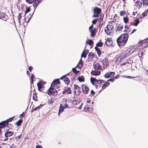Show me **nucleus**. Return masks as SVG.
Returning a JSON list of instances; mask_svg holds the SVG:
<instances>
[{
  "mask_svg": "<svg viewBox=\"0 0 148 148\" xmlns=\"http://www.w3.org/2000/svg\"><path fill=\"white\" fill-rule=\"evenodd\" d=\"M133 52V51L130 48L122 51L119 56L116 58V63L119 64L122 62L126 58L129 56Z\"/></svg>",
  "mask_w": 148,
  "mask_h": 148,
  "instance_id": "nucleus-1",
  "label": "nucleus"
},
{
  "mask_svg": "<svg viewBox=\"0 0 148 148\" xmlns=\"http://www.w3.org/2000/svg\"><path fill=\"white\" fill-rule=\"evenodd\" d=\"M128 37V34L127 33L124 34L120 36L116 40L119 46H124L127 42Z\"/></svg>",
  "mask_w": 148,
  "mask_h": 148,
  "instance_id": "nucleus-2",
  "label": "nucleus"
},
{
  "mask_svg": "<svg viewBox=\"0 0 148 148\" xmlns=\"http://www.w3.org/2000/svg\"><path fill=\"white\" fill-rule=\"evenodd\" d=\"M90 81L92 85L95 86L97 88L98 87H100L101 86V84L104 83V81L101 79H97L95 78L91 77L90 79Z\"/></svg>",
  "mask_w": 148,
  "mask_h": 148,
  "instance_id": "nucleus-3",
  "label": "nucleus"
},
{
  "mask_svg": "<svg viewBox=\"0 0 148 148\" xmlns=\"http://www.w3.org/2000/svg\"><path fill=\"white\" fill-rule=\"evenodd\" d=\"M55 88L52 86H51L50 88L47 91H43L44 93L47 92L48 94L50 96L52 95H55L58 94L57 91Z\"/></svg>",
  "mask_w": 148,
  "mask_h": 148,
  "instance_id": "nucleus-4",
  "label": "nucleus"
},
{
  "mask_svg": "<svg viewBox=\"0 0 148 148\" xmlns=\"http://www.w3.org/2000/svg\"><path fill=\"white\" fill-rule=\"evenodd\" d=\"M101 10L100 8L97 7H95L93 10L94 14L92 15V17L94 18H98L100 14Z\"/></svg>",
  "mask_w": 148,
  "mask_h": 148,
  "instance_id": "nucleus-5",
  "label": "nucleus"
},
{
  "mask_svg": "<svg viewBox=\"0 0 148 148\" xmlns=\"http://www.w3.org/2000/svg\"><path fill=\"white\" fill-rule=\"evenodd\" d=\"M113 26L110 25H108L105 28V31L108 35H110L113 32Z\"/></svg>",
  "mask_w": 148,
  "mask_h": 148,
  "instance_id": "nucleus-6",
  "label": "nucleus"
},
{
  "mask_svg": "<svg viewBox=\"0 0 148 148\" xmlns=\"http://www.w3.org/2000/svg\"><path fill=\"white\" fill-rule=\"evenodd\" d=\"M27 2L29 4L34 2L33 5L34 7L36 8L41 1V0H26Z\"/></svg>",
  "mask_w": 148,
  "mask_h": 148,
  "instance_id": "nucleus-7",
  "label": "nucleus"
},
{
  "mask_svg": "<svg viewBox=\"0 0 148 148\" xmlns=\"http://www.w3.org/2000/svg\"><path fill=\"white\" fill-rule=\"evenodd\" d=\"M60 82L59 79H56L54 80L51 84V86L55 88H58L60 87Z\"/></svg>",
  "mask_w": 148,
  "mask_h": 148,
  "instance_id": "nucleus-8",
  "label": "nucleus"
},
{
  "mask_svg": "<svg viewBox=\"0 0 148 148\" xmlns=\"http://www.w3.org/2000/svg\"><path fill=\"white\" fill-rule=\"evenodd\" d=\"M142 49H144L148 47V38L141 41L139 43Z\"/></svg>",
  "mask_w": 148,
  "mask_h": 148,
  "instance_id": "nucleus-9",
  "label": "nucleus"
},
{
  "mask_svg": "<svg viewBox=\"0 0 148 148\" xmlns=\"http://www.w3.org/2000/svg\"><path fill=\"white\" fill-rule=\"evenodd\" d=\"M74 88L75 93L76 95H79L80 93L81 92L80 90L81 88L78 86L74 84Z\"/></svg>",
  "mask_w": 148,
  "mask_h": 148,
  "instance_id": "nucleus-10",
  "label": "nucleus"
},
{
  "mask_svg": "<svg viewBox=\"0 0 148 148\" xmlns=\"http://www.w3.org/2000/svg\"><path fill=\"white\" fill-rule=\"evenodd\" d=\"M108 58L107 57L105 58L104 60H103L101 62H102V64L103 65L104 69H106L109 66V62L108 61Z\"/></svg>",
  "mask_w": 148,
  "mask_h": 148,
  "instance_id": "nucleus-11",
  "label": "nucleus"
},
{
  "mask_svg": "<svg viewBox=\"0 0 148 148\" xmlns=\"http://www.w3.org/2000/svg\"><path fill=\"white\" fill-rule=\"evenodd\" d=\"M64 82L66 84L68 85L70 83V80L69 78L67 77L66 75L62 77L60 79Z\"/></svg>",
  "mask_w": 148,
  "mask_h": 148,
  "instance_id": "nucleus-12",
  "label": "nucleus"
},
{
  "mask_svg": "<svg viewBox=\"0 0 148 148\" xmlns=\"http://www.w3.org/2000/svg\"><path fill=\"white\" fill-rule=\"evenodd\" d=\"M82 87L83 93L85 95L87 94L89 91V89L88 87L86 85H83Z\"/></svg>",
  "mask_w": 148,
  "mask_h": 148,
  "instance_id": "nucleus-13",
  "label": "nucleus"
},
{
  "mask_svg": "<svg viewBox=\"0 0 148 148\" xmlns=\"http://www.w3.org/2000/svg\"><path fill=\"white\" fill-rule=\"evenodd\" d=\"M115 75L114 72H109L107 73L105 75V77L106 78H108L114 76Z\"/></svg>",
  "mask_w": 148,
  "mask_h": 148,
  "instance_id": "nucleus-14",
  "label": "nucleus"
},
{
  "mask_svg": "<svg viewBox=\"0 0 148 148\" xmlns=\"http://www.w3.org/2000/svg\"><path fill=\"white\" fill-rule=\"evenodd\" d=\"M62 93L63 94L67 95L71 94L72 93L71 89L70 87H66L62 91Z\"/></svg>",
  "mask_w": 148,
  "mask_h": 148,
  "instance_id": "nucleus-15",
  "label": "nucleus"
},
{
  "mask_svg": "<svg viewBox=\"0 0 148 148\" xmlns=\"http://www.w3.org/2000/svg\"><path fill=\"white\" fill-rule=\"evenodd\" d=\"M93 67L95 70H100L102 69V66L99 63H94Z\"/></svg>",
  "mask_w": 148,
  "mask_h": 148,
  "instance_id": "nucleus-16",
  "label": "nucleus"
},
{
  "mask_svg": "<svg viewBox=\"0 0 148 148\" xmlns=\"http://www.w3.org/2000/svg\"><path fill=\"white\" fill-rule=\"evenodd\" d=\"M95 57H96V55L94 53L92 52H90L88 55V61H92Z\"/></svg>",
  "mask_w": 148,
  "mask_h": 148,
  "instance_id": "nucleus-17",
  "label": "nucleus"
},
{
  "mask_svg": "<svg viewBox=\"0 0 148 148\" xmlns=\"http://www.w3.org/2000/svg\"><path fill=\"white\" fill-rule=\"evenodd\" d=\"M8 17L5 13L0 12V18L4 21L7 20L8 19Z\"/></svg>",
  "mask_w": 148,
  "mask_h": 148,
  "instance_id": "nucleus-18",
  "label": "nucleus"
},
{
  "mask_svg": "<svg viewBox=\"0 0 148 148\" xmlns=\"http://www.w3.org/2000/svg\"><path fill=\"white\" fill-rule=\"evenodd\" d=\"M7 122L5 121H2L0 123V129L2 130L3 128H5L7 125Z\"/></svg>",
  "mask_w": 148,
  "mask_h": 148,
  "instance_id": "nucleus-19",
  "label": "nucleus"
},
{
  "mask_svg": "<svg viewBox=\"0 0 148 148\" xmlns=\"http://www.w3.org/2000/svg\"><path fill=\"white\" fill-rule=\"evenodd\" d=\"M112 38H108L107 39L105 44L106 46L110 47L112 45Z\"/></svg>",
  "mask_w": 148,
  "mask_h": 148,
  "instance_id": "nucleus-20",
  "label": "nucleus"
},
{
  "mask_svg": "<svg viewBox=\"0 0 148 148\" xmlns=\"http://www.w3.org/2000/svg\"><path fill=\"white\" fill-rule=\"evenodd\" d=\"M37 86L38 88V89L39 91H43L45 89L44 87L43 86V85L40 82H38L37 84Z\"/></svg>",
  "mask_w": 148,
  "mask_h": 148,
  "instance_id": "nucleus-21",
  "label": "nucleus"
},
{
  "mask_svg": "<svg viewBox=\"0 0 148 148\" xmlns=\"http://www.w3.org/2000/svg\"><path fill=\"white\" fill-rule=\"evenodd\" d=\"M91 74L94 75L98 76L101 74V71L98 70H93L91 71Z\"/></svg>",
  "mask_w": 148,
  "mask_h": 148,
  "instance_id": "nucleus-22",
  "label": "nucleus"
},
{
  "mask_svg": "<svg viewBox=\"0 0 148 148\" xmlns=\"http://www.w3.org/2000/svg\"><path fill=\"white\" fill-rule=\"evenodd\" d=\"M85 111H90L92 110V107L90 105H88L86 106L84 108Z\"/></svg>",
  "mask_w": 148,
  "mask_h": 148,
  "instance_id": "nucleus-23",
  "label": "nucleus"
},
{
  "mask_svg": "<svg viewBox=\"0 0 148 148\" xmlns=\"http://www.w3.org/2000/svg\"><path fill=\"white\" fill-rule=\"evenodd\" d=\"M143 4L142 1H137L135 5L137 7L138 9L141 8Z\"/></svg>",
  "mask_w": 148,
  "mask_h": 148,
  "instance_id": "nucleus-24",
  "label": "nucleus"
},
{
  "mask_svg": "<svg viewBox=\"0 0 148 148\" xmlns=\"http://www.w3.org/2000/svg\"><path fill=\"white\" fill-rule=\"evenodd\" d=\"M103 14L102 15H101L100 16V17L99 18V26L101 27L102 25H103Z\"/></svg>",
  "mask_w": 148,
  "mask_h": 148,
  "instance_id": "nucleus-25",
  "label": "nucleus"
},
{
  "mask_svg": "<svg viewBox=\"0 0 148 148\" xmlns=\"http://www.w3.org/2000/svg\"><path fill=\"white\" fill-rule=\"evenodd\" d=\"M133 61L131 59H128L126 60V61L121 64V65H125L127 64H130L132 63Z\"/></svg>",
  "mask_w": 148,
  "mask_h": 148,
  "instance_id": "nucleus-26",
  "label": "nucleus"
},
{
  "mask_svg": "<svg viewBox=\"0 0 148 148\" xmlns=\"http://www.w3.org/2000/svg\"><path fill=\"white\" fill-rule=\"evenodd\" d=\"M14 133L12 131H8L7 130V131L6 132L5 134V136L6 137L12 136L13 134Z\"/></svg>",
  "mask_w": 148,
  "mask_h": 148,
  "instance_id": "nucleus-27",
  "label": "nucleus"
},
{
  "mask_svg": "<svg viewBox=\"0 0 148 148\" xmlns=\"http://www.w3.org/2000/svg\"><path fill=\"white\" fill-rule=\"evenodd\" d=\"M134 22H132L131 25L135 26H137L139 23V19H136L134 20ZM130 25L131 24H130Z\"/></svg>",
  "mask_w": 148,
  "mask_h": 148,
  "instance_id": "nucleus-28",
  "label": "nucleus"
},
{
  "mask_svg": "<svg viewBox=\"0 0 148 148\" xmlns=\"http://www.w3.org/2000/svg\"><path fill=\"white\" fill-rule=\"evenodd\" d=\"M83 61H82V59H81L80 60L78 64L76 66V68H77L78 67L80 69L82 68L83 65Z\"/></svg>",
  "mask_w": 148,
  "mask_h": 148,
  "instance_id": "nucleus-29",
  "label": "nucleus"
},
{
  "mask_svg": "<svg viewBox=\"0 0 148 148\" xmlns=\"http://www.w3.org/2000/svg\"><path fill=\"white\" fill-rule=\"evenodd\" d=\"M64 108L62 106V104H60V108L58 111V114L59 116L61 113L64 111Z\"/></svg>",
  "mask_w": 148,
  "mask_h": 148,
  "instance_id": "nucleus-30",
  "label": "nucleus"
},
{
  "mask_svg": "<svg viewBox=\"0 0 148 148\" xmlns=\"http://www.w3.org/2000/svg\"><path fill=\"white\" fill-rule=\"evenodd\" d=\"M34 93L32 97L33 99L35 101H38V97L37 96V93L35 91V89L34 91Z\"/></svg>",
  "mask_w": 148,
  "mask_h": 148,
  "instance_id": "nucleus-31",
  "label": "nucleus"
},
{
  "mask_svg": "<svg viewBox=\"0 0 148 148\" xmlns=\"http://www.w3.org/2000/svg\"><path fill=\"white\" fill-rule=\"evenodd\" d=\"M90 32V35L92 37L95 36L96 35V28H95L93 29L89 30Z\"/></svg>",
  "mask_w": 148,
  "mask_h": 148,
  "instance_id": "nucleus-32",
  "label": "nucleus"
},
{
  "mask_svg": "<svg viewBox=\"0 0 148 148\" xmlns=\"http://www.w3.org/2000/svg\"><path fill=\"white\" fill-rule=\"evenodd\" d=\"M144 54L143 51H140L138 52V55L139 58L142 59H143V56ZM140 60H141V59Z\"/></svg>",
  "mask_w": 148,
  "mask_h": 148,
  "instance_id": "nucleus-33",
  "label": "nucleus"
},
{
  "mask_svg": "<svg viewBox=\"0 0 148 148\" xmlns=\"http://www.w3.org/2000/svg\"><path fill=\"white\" fill-rule=\"evenodd\" d=\"M95 49L97 51L99 57L101 54V51L99 48L98 47H95Z\"/></svg>",
  "mask_w": 148,
  "mask_h": 148,
  "instance_id": "nucleus-34",
  "label": "nucleus"
},
{
  "mask_svg": "<svg viewBox=\"0 0 148 148\" xmlns=\"http://www.w3.org/2000/svg\"><path fill=\"white\" fill-rule=\"evenodd\" d=\"M110 84V83L106 82L102 86V89L104 90Z\"/></svg>",
  "mask_w": 148,
  "mask_h": 148,
  "instance_id": "nucleus-35",
  "label": "nucleus"
},
{
  "mask_svg": "<svg viewBox=\"0 0 148 148\" xmlns=\"http://www.w3.org/2000/svg\"><path fill=\"white\" fill-rule=\"evenodd\" d=\"M23 120L20 119L15 123V125H16L17 127H19L21 125V124Z\"/></svg>",
  "mask_w": 148,
  "mask_h": 148,
  "instance_id": "nucleus-36",
  "label": "nucleus"
},
{
  "mask_svg": "<svg viewBox=\"0 0 148 148\" xmlns=\"http://www.w3.org/2000/svg\"><path fill=\"white\" fill-rule=\"evenodd\" d=\"M78 80L80 82H84L85 81V79L83 76H81L78 77Z\"/></svg>",
  "mask_w": 148,
  "mask_h": 148,
  "instance_id": "nucleus-37",
  "label": "nucleus"
},
{
  "mask_svg": "<svg viewBox=\"0 0 148 148\" xmlns=\"http://www.w3.org/2000/svg\"><path fill=\"white\" fill-rule=\"evenodd\" d=\"M88 52L86 51H83L81 57H84L85 58H86V56L88 54Z\"/></svg>",
  "mask_w": 148,
  "mask_h": 148,
  "instance_id": "nucleus-38",
  "label": "nucleus"
},
{
  "mask_svg": "<svg viewBox=\"0 0 148 148\" xmlns=\"http://www.w3.org/2000/svg\"><path fill=\"white\" fill-rule=\"evenodd\" d=\"M42 106L41 104H40L39 106L36 107V108H34L32 110L31 112H32L34 111L39 110L40 109V107Z\"/></svg>",
  "mask_w": 148,
  "mask_h": 148,
  "instance_id": "nucleus-39",
  "label": "nucleus"
},
{
  "mask_svg": "<svg viewBox=\"0 0 148 148\" xmlns=\"http://www.w3.org/2000/svg\"><path fill=\"white\" fill-rule=\"evenodd\" d=\"M101 40L98 42L97 43L96 45V47H102L103 44L102 42H101Z\"/></svg>",
  "mask_w": 148,
  "mask_h": 148,
  "instance_id": "nucleus-40",
  "label": "nucleus"
},
{
  "mask_svg": "<svg viewBox=\"0 0 148 148\" xmlns=\"http://www.w3.org/2000/svg\"><path fill=\"white\" fill-rule=\"evenodd\" d=\"M147 14H148V13H147V12L145 10L144 12H143L141 14V15L140 16V18H144V17H145L147 15Z\"/></svg>",
  "mask_w": 148,
  "mask_h": 148,
  "instance_id": "nucleus-41",
  "label": "nucleus"
},
{
  "mask_svg": "<svg viewBox=\"0 0 148 148\" xmlns=\"http://www.w3.org/2000/svg\"><path fill=\"white\" fill-rule=\"evenodd\" d=\"M29 17L27 16V17L26 16L25 17L24 20L26 23L29 22L30 20L31 16H29Z\"/></svg>",
  "mask_w": 148,
  "mask_h": 148,
  "instance_id": "nucleus-42",
  "label": "nucleus"
},
{
  "mask_svg": "<svg viewBox=\"0 0 148 148\" xmlns=\"http://www.w3.org/2000/svg\"><path fill=\"white\" fill-rule=\"evenodd\" d=\"M93 41L91 40L88 39L87 42V44L89 45H93Z\"/></svg>",
  "mask_w": 148,
  "mask_h": 148,
  "instance_id": "nucleus-43",
  "label": "nucleus"
},
{
  "mask_svg": "<svg viewBox=\"0 0 148 148\" xmlns=\"http://www.w3.org/2000/svg\"><path fill=\"white\" fill-rule=\"evenodd\" d=\"M12 125L10 124H8V123L7 125V128L6 130H9L10 129H11L12 128Z\"/></svg>",
  "mask_w": 148,
  "mask_h": 148,
  "instance_id": "nucleus-44",
  "label": "nucleus"
},
{
  "mask_svg": "<svg viewBox=\"0 0 148 148\" xmlns=\"http://www.w3.org/2000/svg\"><path fill=\"white\" fill-rule=\"evenodd\" d=\"M123 29V26L122 25L119 24L118 25L117 28V30L119 31H121Z\"/></svg>",
  "mask_w": 148,
  "mask_h": 148,
  "instance_id": "nucleus-45",
  "label": "nucleus"
},
{
  "mask_svg": "<svg viewBox=\"0 0 148 148\" xmlns=\"http://www.w3.org/2000/svg\"><path fill=\"white\" fill-rule=\"evenodd\" d=\"M143 1V6L145 5L146 6L148 5V0H141Z\"/></svg>",
  "mask_w": 148,
  "mask_h": 148,
  "instance_id": "nucleus-46",
  "label": "nucleus"
},
{
  "mask_svg": "<svg viewBox=\"0 0 148 148\" xmlns=\"http://www.w3.org/2000/svg\"><path fill=\"white\" fill-rule=\"evenodd\" d=\"M123 20L124 22L125 23H128L129 22V18L127 17H124L123 18Z\"/></svg>",
  "mask_w": 148,
  "mask_h": 148,
  "instance_id": "nucleus-47",
  "label": "nucleus"
},
{
  "mask_svg": "<svg viewBox=\"0 0 148 148\" xmlns=\"http://www.w3.org/2000/svg\"><path fill=\"white\" fill-rule=\"evenodd\" d=\"M22 17V16L21 14L19 13L18 15L17 16L18 19V22L19 23L21 22V18Z\"/></svg>",
  "mask_w": 148,
  "mask_h": 148,
  "instance_id": "nucleus-48",
  "label": "nucleus"
},
{
  "mask_svg": "<svg viewBox=\"0 0 148 148\" xmlns=\"http://www.w3.org/2000/svg\"><path fill=\"white\" fill-rule=\"evenodd\" d=\"M14 116L10 118L9 119H7L5 121L7 122V123H8L9 122H11L12 121V120L14 118Z\"/></svg>",
  "mask_w": 148,
  "mask_h": 148,
  "instance_id": "nucleus-49",
  "label": "nucleus"
},
{
  "mask_svg": "<svg viewBox=\"0 0 148 148\" xmlns=\"http://www.w3.org/2000/svg\"><path fill=\"white\" fill-rule=\"evenodd\" d=\"M72 71L75 74H78L79 72V71H77L75 68H73Z\"/></svg>",
  "mask_w": 148,
  "mask_h": 148,
  "instance_id": "nucleus-50",
  "label": "nucleus"
},
{
  "mask_svg": "<svg viewBox=\"0 0 148 148\" xmlns=\"http://www.w3.org/2000/svg\"><path fill=\"white\" fill-rule=\"evenodd\" d=\"M126 14V12L125 11H121L120 12V15L121 16H123Z\"/></svg>",
  "mask_w": 148,
  "mask_h": 148,
  "instance_id": "nucleus-51",
  "label": "nucleus"
},
{
  "mask_svg": "<svg viewBox=\"0 0 148 148\" xmlns=\"http://www.w3.org/2000/svg\"><path fill=\"white\" fill-rule=\"evenodd\" d=\"M30 10V8L29 7L26 8V10L25 11V14H26L27 13L29 12Z\"/></svg>",
  "mask_w": 148,
  "mask_h": 148,
  "instance_id": "nucleus-52",
  "label": "nucleus"
},
{
  "mask_svg": "<svg viewBox=\"0 0 148 148\" xmlns=\"http://www.w3.org/2000/svg\"><path fill=\"white\" fill-rule=\"evenodd\" d=\"M10 145L8 144H5L3 147V148H10Z\"/></svg>",
  "mask_w": 148,
  "mask_h": 148,
  "instance_id": "nucleus-53",
  "label": "nucleus"
},
{
  "mask_svg": "<svg viewBox=\"0 0 148 148\" xmlns=\"http://www.w3.org/2000/svg\"><path fill=\"white\" fill-rule=\"evenodd\" d=\"M48 102L49 103L51 104L53 103L54 101L52 98H51L49 99Z\"/></svg>",
  "mask_w": 148,
  "mask_h": 148,
  "instance_id": "nucleus-54",
  "label": "nucleus"
},
{
  "mask_svg": "<svg viewBox=\"0 0 148 148\" xmlns=\"http://www.w3.org/2000/svg\"><path fill=\"white\" fill-rule=\"evenodd\" d=\"M98 20V19H95L94 20H93L92 21V24H95L96 23Z\"/></svg>",
  "mask_w": 148,
  "mask_h": 148,
  "instance_id": "nucleus-55",
  "label": "nucleus"
},
{
  "mask_svg": "<svg viewBox=\"0 0 148 148\" xmlns=\"http://www.w3.org/2000/svg\"><path fill=\"white\" fill-rule=\"evenodd\" d=\"M119 74H118L116 76H115L114 77H113V78L114 79V80L115 79H117L119 78Z\"/></svg>",
  "mask_w": 148,
  "mask_h": 148,
  "instance_id": "nucleus-56",
  "label": "nucleus"
},
{
  "mask_svg": "<svg viewBox=\"0 0 148 148\" xmlns=\"http://www.w3.org/2000/svg\"><path fill=\"white\" fill-rule=\"evenodd\" d=\"M108 81H110L112 82H113L114 81V80L113 77L111 79H109L108 80Z\"/></svg>",
  "mask_w": 148,
  "mask_h": 148,
  "instance_id": "nucleus-57",
  "label": "nucleus"
},
{
  "mask_svg": "<svg viewBox=\"0 0 148 148\" xmlns=\"http://www.w3.org/2000/svg\"><path fill=\"white\" fill-rule=\"evenodd\" d=\"M64 108H69V105L67 103H65L64 105Z\"/></svg>",
  "mask_w": 148,
  "mask_h": 148,
  "instance_id": "nucleus-58",
  "label": "nucleus"
},
{
  "mask_svg": "<svg viewBox=\"0 0 148 148\" xmlns=\"http://www.w3.org/2000/svg\"><path fill=\"white\" fill-rule=\"evenodd\" d=\"M34 78H35L34 75L33 74H32L31 76V78L32 80H34Z\"/></svg>",
  "mask_w": 148,
  "mask_h": 148,
  "instance_id": "nucleus-59",
  "label": "nucleus"
},
{
  "mask_svg": "<svg viewBox=\"0 0 148 148\" xmlns=\"http://www.w3.org/2000/svg\"><path fill=\"white\" fill-rule=\"evenodd\" d=\"M33 69V67L32 66H29L28 68L30 72Z\"/></svg>",
  "mask_w": 148,
  "mask_h": 148,
  "instance_id": "nucleus-60",
  "label": "nucleus"
},
{
  "mask_svg": "<svg viewBox=\"0 0 148 148\" xmlns=\"http://www.w3.org/2000/svg\"><path fill=\"white\" fill-rule=\"evenodd\" d=\"M93 24H92L89 27V30H90V29H93Z\"/></svg>",
  "mask_w": 148,
  "mask_h": 148,
  "instance_id": "nucleus-61",
  "label": "nucleus"
},
{
  "mask_svg": "<svg viewBox=\"0 0 148 148\" xmlns=\"http://www.w3.org/2000/svg\"><path fill=\"white\" fill-rule=\"evenodd\" d=\"M36 148H43V147L40 145H37L36 146Z\"/></svg>",
  "mask_w": 148,
  "mask_h": 148,
  "instance_id": "nucleus-62",
  "label": "nucleus"
},
{
  "mask_svg": "<svg viewBox=\"0 0 148 148\" xmlns=\"http://www.w3.org/2000/svg\"><path fill=\"white\" fill-rule=\"evenodd\" d=\"M91 93L92 95H94L95 92L92 90L91 91Z\"/></svg>",
  "mask_w": 148,
  "mask_h": 148,
  "instance_id": "nucleus-63",
  "label": "nucleus"
},
{
  "mask_svg": "<svg viewBox=\"0 0 148 148\" xmlns=\"http://www.w3.org/2000/svg\"><path fill=\"white\" fill-rule=\"evenodd\" d=\"M73 104L74 105H77V101H75V100H73Z\"/></svg>",
  "mask_w": 148,
  "mask_h": 148,
  "instance_id": "nucleus-64",
  "label": "nucleus"
}]
</instances>
